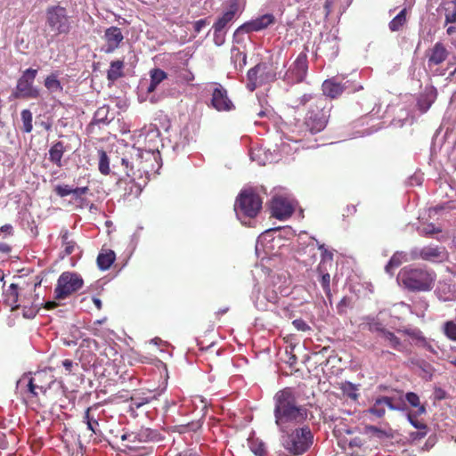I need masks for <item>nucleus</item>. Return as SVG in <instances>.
<instances>
[{"instance_id":"c03bdc74","label":"nucleus","mask_w":456,"mask_h":456,"mask_svg":"<svg viewBox=\"0 0 456 456\" xmlns=\"http://www.w3.org/2000/svg\"><path fill=\"white\" fill-rule=\"evenodd\" d=\"M383 338L389 341L391 347L397 351H403V345L401 339L395 335L392 331L387 330Z\"/></svg>"},{"instance_id":"79ce46f5","label":"nucleus","mask_w":456,"mask_h":456,"mask_svg":"<svg viewBox=\"0 0 456 456\" xmlns=\"http://www.w3.org/2000/svg\"><path fill=\"white\" fill-rule=\"evenodd\" d=\"M99 154V171L101 174L107 175L110 174V159L107 153L103 150L98 151Z\"/></svg>"},{"instance_id":"4c0bfd02","label":"nucleus","mask_w":456,"mask_h":456,"mask_svg":"<svg viewBox=\"0 0 456 456\" xmlns=\"http://www.w3.org/2000/svg\"><path fill=\"white\" fill-rule=\"evenodd\" d=\"M165 388L161 389L159 392L154 394L152 396H147V397H134L132 396L130 398V404L129 407L131 410H137L141 408L142 406L145 405L146 403H150L151 400L157 399L159 395L164 391Z\"/></svg>"},{"instance_id":"3c124183","label":"nucleus","mask_w":456,"mask_h":456,"mask_svg":"<svg viewBox=\"0 0 456 456\" xmlns=\"http://www.w3.org/2000/svg\"><path fill=\"white\" fill-rule=\"evenodd\" d=\"M428 434V428L425 429H418L409 434V439L411 443H415L423 439Z\"/></svg>"},{"instance_id":"13d9d810","label":"nucleus","mask_w":456,"mask_h":456,"mask_svg":"<svg viewBox=\"0 0 456 456\" xmlns=\"http://www.w3.org/2000/svg\"><path fill=\"white\" fill-rule=\"evenodd\" d=\"M405 333L411 338L417 340L418 345L421 342V339L425 338L420 330H405Z\"/></svg>"},{"instance_id":"412c9836","label":"nucleus","mask_w":456,"mask_h":456,"mask_svg":"<svg viewBox=\"0 0 456 456\" xmlns=\"http://www.w3.org/2000/svg\"><path fill=\"white\" fill-rule=\"evenodd\" d=\"M100 403H94L92 406H89L84 414V422L86 424L87 428L92 431V433L97 435L100 433L99 429V419L100 414H96V411L99 409Z\"/></svg>"},{"instance_id":"b1692460","label":"nucleus","mask_w":456,"mask_h":456,"mask_svg":"<svg viewBox=\"0 0 456 456\" xmlns=\"http://www.w3.org/2000/svg\"><path fill=\"white\" fill-rule=\"evenodd\" d=\"M65 151L66 148L62 142H54L49 150V160L58 167H61L63 166L61 159Z\"/></svg>"},{"instance_id":"603ef678","label":"nucleus","mask_w":456,"mask_h":456,"mask_svg":"<svg viewBox=\"0 0 456 456\" xmlns=\"http://www.w3.org/2000/svg\"><path fill=\"white\" fill-rule=\"evenodd\" d=\"M54 191L60 197H66L72 194V188L68 184L57 185L54 188Z\"/></svg>"},{"instance_id":"052dcab7","label":"nucleus","mask_w":456,"mask_h":456,"mask_svg":"<svg viewBox=\"0 0 456 456\" xmlns=\"http://www.w3.org/2000/svg\"><path fill=\"white\" fill-rule=\"evenodd\" d=\"M89 189L88 187H77L75 189H72V194L76 198H80L81 196L86 194L88 192Z\"/></svg>"},{"instance_id":"680f3d73","label":"nucleus","mask_w":456,"mask_h":456,"mask_svg":"<svg viewBox=\"0 0 456 456\" xmlns=\"http://www.w3.org/2000/svg\"><path fill=\"white\" fill-rule=\"evenodd\" d=\"M207 24H208V21H207V20H206V19H200V20H197V21L194 23V26H193V28H194V31H195L196 33H200V32L201 31V29H202L205 26H207Z\"/></svg>"},{"instance_id":"9d476101","label":"nucleus","mask_w":456,"mask_h":456,"mask_svg":"<svg viewBox=\"0 0 456 456\" xmlns=\"http://www.w3.org/2000/svg\"><path fill=\"white\" fill-rule=\"evenodd\" d=\"M142 151L140 149H134L129 156H125L121 159L122 166L127 177L134 180L142 177L143 174L148 173L143 164Z\"/></svg>"},{"instance_id":"1a4fd4ad","label":"nucleus","mask_w":456,"mask_h":456,"mask_svg":"<svg viewBox=\"0 0 456 456\" xmlns=\"http://www.w3.org/2000/svg\"><path fill=\"white\" fill-rule=\"evenodd\" d=\"M308 46L305 45L304 50L297 55L284 75L287 83L297 84L305 80L308 70Z\"/></svg>"},{"instance_id":"37998d69","label":"nucleus","mask_w":456,"mask_h":456,"mask_svg":"<svg viewBox=\"0 0 456 456\" xmlns=\"http://www.w3.org/2000/svg\"><path fill=\"white\" fill-rule=\"evenodd\" d=\"M318 248L321 250V262L319 265L326 266V264L329 263L330 265H331L333 262V252L326 248L324 244H320Z\"/></svg>"},{"instance_id":"2eb2a0df","label":"nucleus","mask_w":456,"mask_h":456,"mask_svg":"<svg viewBox=\"0 0 456 456\" xmlns=\"http://www.w3.org/2000/svg\"><path fill=\"white\" fill-rule=\"evenodd\" d=\"M104 46L103 51L105 53H112L120 47L124 41V35L120 28L111 26L105 29L104 35Z\"/></svg>"},{"instance_id":"58836bf2","label":"nucleus","mask_w":456,"mask_h":456,"mask_svg":"<svg viewBox=\"0 0 456 456\" xmlns=\"http://www.w3.org/2000/svg\"><path fill=\"white\" fill-rule=\"evenodd\" d=\"M404 397L411 407L417 408L415 411H417L418 414H424L426 412V407L420 403L419 397L416 393L408 392L405 394Z\"/></svg>"},{"instance_id":"bf43d9fd","label":"nucleus","mask_w":456,"mask_h":456,"mask_svg":"<svg viewBox=\"0 0 456 456\" xmlns=\"http://www.w3.org/2000/svg\"><path fill=\"white\" fill-rule=\"evenodd\" d=\"M80 361H86L87 363H91L92 361H94V355L91 354L90 351L82 349Z\"/></svg>"},{"instance_id":"72a5a7b5","label":"nucleus","mask_w":456,"mask_h":456,"mask_svg":"<svg viewBox=\"0 0 456 456\" xmlns=\"http://www.w3.org/2000/svg\"><path fill=\"white\" fill-rule=\"evenodd\" d=\"M27 297L25 295H20L18 288V284L12 283L6 293V300L14 306L20 303V300H25Z\"/></svg>"},{"instance_id":"f8f14e48","label":"nucleus","mask_w":456,"mask_h":456,"mask_svg":"<svg viewBox=\"0 0 456 456\" xmlns=\"http://www.w3.org/2000/svg\"><path fill=\"white\" fill-rule=\"evenodd\" d=\"M53 383V377L47 373L45 370H40L29 378L27 387L31 398H37L38 392L36 387H39L41 394L45 395L50 388L51 384Z\"/></svg>"},{"instance_id":"4be33fe9","label":"nucleus","mask_w":456,"mask_h":456,"mask_svg":"<svg viewBox=\"0 0 456 456\" xmlns=\"http://www.w3.org/2000/svg\"><path fill=\"white\" fill-rule=\"evenodd\" d=\"M238 12L239 4L236 0H232L229 4V9L225 11L222 16L218 17L213 26L220 29L227 30L226 28L228 24L235 19Z\"/></svg>"},{"instance_id":"c85d7f7f","label":"nucleus","mask_w":456,"mask_h":456,"mask_svg":"<svg viewBox=\"0 0 456 456\" xmlns=\"http://www.w3.org/2000/svg\"><path fill=\"white\" fill-rule=\"evenodd\" d=\"M151 82L147 88L148 93H152L156 90L157 86L167 77V74L161 69H153L150 72Z\"/></svg>"},{"instance_id":"393cba45","label":"nucleus","mask_w":456,"mask_h":456,"mask_svg":"<svg viewBox=\"0 0 456 456\" xmlns=\"http://www.w3.org/2000/svg\"><path fill=\"white\" fill-rule=\"evenodd\" d=\"M124 67L125 62L124 60H115L110 63V68L107 70V79L113 83L117 81L118 78L124 76Z\"/></svg>"},{"instance_id":"f704fd0d","label":"nucleus","mask_w":456,"mask_h":456,"mask_svg":"<svg viewBox=\"0 0 456 456\" xmlns=\"http://www.w3.org/2000/svg\"><path fill=\"white\" fill-rule=\"evenodd\" d=\"M231 59L236 69H242L247 63V55L238 47L233 46L231 49Z\"/></svg>"},{"instance_id":"20e7f679","label":"nucleus","mask_w":456,"mask_h":456,"mask_svg":"<svg viewBox=\"0 0 456 456\" xmlns=\"http://www.w3.org/2000/svg\"><path fill=\"white\" fill-rule=\"evenodd\" d=\"M314 435L305 426L292 430L283 440L284 448L294 455L305 453L313 444Z\"/></svg>"},{"instance_id":"c9c22d12","label":"nucleus","mask_w":456,"mask_h":456,"mask_svg":"<svg viewBox=\"0 0 456 456\" xmlns=\"http://www.w3.org/2000/svg\"><path fill=\"white\" fill-rule=\"evenodd\" d=\"M260 69V65H256L251 68L247 74L248 83L247 88L248 91L253 92L256 89V87L260 85L258 81V71Z\"/></svg>"},{"instance_id":"cd10ccee","label":"nucleus","mask_w":456,"mask_h":456,"mask_svg":"<svg viewBox=\"0 0 456 456\" xmlns=\"http://www.w3.org/2000/svg\"><path fill=\"white\" fill-rule=\"evenodd\" d=\"M419 256L426 261H436L437 259L442 258L443 250L438 247H424L419 252Z\"/></svg>"},{"instance_id":"9b49d317","label":"nucleus","mask_w":456,"mask_h":456,"mask_svg":"<svg viewBox=\"0 0 456 456\" xmlns=\"http://www.w3.org/2000/svg\"><path fill=\"white\" fill-rule=\"evenodd\" d=\"M404 406L403 400L396 402L394 397L380 395L374 399L372 406L367 411L377 418H382L386 414L387 408L392 411H402Z\"/></svg>"},{"instance_id":"dca6fc26","label":"nucleus","mask_w":456,"mask_h":456,"mask_svg":"<svg viewBox=\"0 0 456 456\" xmlns=\"http://www.w3.org/2000/svg\"><path fill=\"white\" fill-rule=\"evenodd\" d=\"M449 56V51L442 42H436L432 48L427 51L428 67L434 73L437 69L433 70L434 67L442 64Z\"/></svg>"},{"instance_id":"a19ab883","label":"nucleus","mask_w":456,"mask_h":456,"mask_svg":"<svg viewBox=\"0 0 456 456\" xmlns=\"http://www.w3.org/2000/svg\"><path fill=\"white\" fill-rule=\"evenodd\" d=\"M343 394L348 398L356 401L359 397L358 388L355 385L351 382H344L340 387Z\"/></svg>"},{"instance_id":"5701e85b","label":"nucleus","mask_w":456,"mask_h":456,"mask_svg":"<svg viewBox=\"0 0 456 456\" xmlns=\"http://www.w3.org/2000/svg\"><path fill=\"white\" fill-rule=\"evenodd\" d=\"M35 300L31 298H26L25 300H20V303L12 306V309L23 308V316L26 318H33L36 316L38 311V305H42V303L37 302L34 304Z\"/></svg>"},{"instance_id":"7ed1b4c3","label":"nucleus","mask_w":456,"mask_h":456,"mask_svg":"<svg viewBox=\"0 0 456 456\" xmlns=\"http://www.w3.org/2000/svg\"><path fill=\"white\" fill-rule=\"evenodd\" d=\"M332 105L324 97H317L307 111L302 123L296 126L301 127L300 133L305 137L307 134H315L327 126Z\"/></svg>"},{"instance_id":"0eeeda50","label":"nucleus","mask_w":456,"mask_h":456,"mask_svg":"<svg viewBox=\"0 0 456 456\" xmlns=\"http://www.w3.org/2000/svg\"><path fill=\"white\" fill-rule=\"evenodd\" d=\"M37 75V69L29 68L22 72L19 77L12 97L15 99H38L40 97V89L34 86V81Z\"/></svg>"},{"instance_id":"c756f323","label":"nucleus","mask_w":456,"mask_h":456,"mask_svg":"<svg viewBox=\"0 0 456 456\" xmlns=\"http://www.w3.org/2000/svg\"><path fill=\"white\" fill-rule=\"evenodd\" d=\"M316 272L320 275V282L322 287L324 293L326 294L328 298L331 297L330 290V275L327 272L326 266H322V265H318Z\"/></svg>"},{"instance_id":"423d86ee","label":"nucleus","mask_w":456,"mask_h":456,"mask_svg":"<svg viewBox=\"0 0 456 456\" xmlns=\"http://www.w3.org/2000/svg\"><path fill=\"white\" fill-rule=\"evenodd\" d=\"M262 199L252 189L241 191L237 197L234 209L238 216L256 217L262 208Z\"/></svg>"},{"instance_id":"2f4dec72","label":"nucleus","mask_w":456,"mask_h":456,"mask_svg":"<svg viewBox=\"0 0 456 456\" xmlns=\"http://www.w3.org/2000/svg\"><path fill=\"white\" fill-rule=\"evenodd\" d=\"M61 247L65 256L71 255L75 248L77 247V241L70 238L69 232L68 230H62L61 232Z\"/></svg>"},{"instance_id":"a18cd8bd","label":"nucleus","mask_w":456,"mask_h":456,"mask_svg":"<svg viewBox=\"0 0 456 456\" xmlns=\"http://www.w3.org/2000/svg\"><path fill=\"white\" fill-rule=\"evenodd\" d=\"M213 28V41L214 44L217 46H221L225 42L227 30L220 29L216 27H212Z\"/></svg>"},{"instance_id":"7c9ffc66","label":"nucleus","mask_w":456,"mask_h":456,"mask_svg":"<svg viewBox=\"0 0 456 456\" xmlns=\"http://www.w3.org/2000/svg\"><path fill=\"white\" fill-rule=\"evenodd\" d=\"M20 130L23 134H29L33 130V114L28 109H24L20 111Z\"/></svg>"},{"instance_id":"aec40b11","label":"nucleus","mask_w":456,"mask_h":456,"mask_svg":"<svg viewBox=\"0 0 456 456\" xmlns=\"http://www.w3.org/2000/svg\"><path fill=\"white\" fill-rule=\"evenodd\" d=\"M116 186L118 190L123 191L124 197H138L142 191L141 185L136 183V180L127 176L126 178H119Z\"/></svg>"},{"instance_id":"ddd939ff","label":"nucleus","mask_w":456,"mask_h":456,"mask_svg":"<svg viewBox=\"0 0 456 456\" xmlns=\"http://www.w3.org/2000/svg\"><path fill=\"white\" fill-rule=\"evenodd\" d=\"M157 433L148 428H141L137 431L125 433L121 436V440L126 442L124 445L129 449H135L138 444L153 441Z\"/></svg>"},{"instance_id":"a878e982","label":"nucleus","mask_w":456,"mask_h":456,"mask_svg":"<svg viewBox=\"0 0 456 456\" xmlns=\"http://www.w3.org/2000/svg\"><path fill=\"white\" fill-rule=\"evenodd\" d=\"M116 259L115 252L111 249H102L97 256V265L102 270H108Z\"/></svg>"},{"instance_id":"6ab92c4d","label":"nucleus","mask_w":456,"mask_h":456,"mask_svg":"<svg viewBox=\"0 0 456 456\" xmlns=\"http://www.w3.org/2000/svg\"><path fill=\"white\" fill-rule=\"evenodd\" d=\"M211 105L217 111H230L234 109L226 89L218 85L212 93Z\"/></svg>"},{"instance_id":"338daca9","label":"nucleus","mask_w":456,"mask_h":456,"mask_svg":"<svg viewBox=\"0 0 456 456\" xmlns=\"http://www.w3.org/2000/svg\"><path fill=\"white\" fill-rule=\"evenodd\" d=\"M12 226L11 224H4L3 226L0 227V232H4L7 235H12Z\"/></svg>"},{"instance_id":"8fccbe9b","label":"nucleus","mask_w":456,"mask_h":456,"mask_svg":"<svg viewBox=\"0 0 456 456\" xmlns=\"http://www.w3.org/2000/svg\"><path fill=\"white\" fill-rule=\"evenodd\" d=\"M419 415V414H418L417 411H414L413 413H411V412L408 413V419H409L410 423L417 429L427 428L428 427L424 422L418 420L417 417Z\"/></svg>"},{"instance_id":"f3484780","label":"nucleus","mask_w":456,"mask_h":456,"mask_svg":"<svg viewBox=\"0 0 456 456\" xmlns=\"http://www.w3.org/2000/svg\"><path fill=\"white\" fill-rule=\"evenodd\" d=\"M272 216L279 220L288 219L294 213L291 202L283 197H274L271 204Z\"/></svg>"},{"instance_id":"774afa93","label":"nucleus","mask_w":456,"mask_h":456,"mask_svg":"<svg viewBox=\"0 0 456 456\" xmlns=\"http://www.w3.org/2000/svg\"><path fill=\"white\" fill-rule=\"evenodd\" d=\"M39 126H42L46 132L51 131L53 124L50 121H41Z\"/></svg>"},{"instance_id":"a211bd4d","label":"nucleus","mask_w":456,"mask_h":456,"mask_svg":"<svg viewBox=\"0 0 456 456\" xmlns=\"http://www.w3.org/2000/svg\"><path fill=\"white\" fill-rule=\"evenodd\" d=\"M349 87V81L339 82L337 77L328 78L322 85V96L327 99H336L339 97Z\"/></svg>"},{"instance_id":"69168bd1","label":"nucleus","mask_w":456,"mask_h":456,"mask_svg":"<svg viewBox=\"0 0 456 456\" xmlns=\"http://www.w3.org/2000/svg\"><path fill=\"white\" fill-rule=\"evenodd\" d=\"M62 366L65 368L67 374H70L73 369V362L69 359L62 361Z\"/></svg>"},{"instance_id":"e433bc0d","label":"nucleus","mask_w":456,"mask_h":456,"mask_svg":"<svg viewBox=\"0 0 456 456\" xmlns=\"http://www.w3.org/2000/svg\"><path fill=\"white\" fill-rule=\"evenodd\" d=\"M406 14L407 12L404 8L389 22V29L393 32L401 30L407 21Z\"/></svg>"},{"instance_id":"864d4df0","label":"nucleus","mask_w":456,"mask_h":456,"mask_svg":"<svg viewBox=\"0 0 456 456\" xmlns=\"http://www.w3.org/2000/svg\"><path fill=\"white\" fill-rule=\"evenodd\" d=\"M441 232V228L435 227L433 224H428L427 226L423 227V229L421 230V234L430 236L435 233H439Z\"/></svg>"},{"instance_id":"4d7b16f0","label":"nucleus","mask_w":456,"mask_h":456,"mask_svg":"<svg viewBox=\"0 0 456 456\" xmlns=\"http://www.w3.org/2000/svg\"><path fill=\"white\" fill-rule=\"evenodd\" d=\"M350 304V299L346 297H344L340 301L339 303L337 305V308H338V313L339 314H342L346 312V308Z\"/></svg>"},{"instance_id":"5fc2aeb1","label":"nucleus","mask_w":456,"mask_h":456,"mask_svg":"<svg viewBox=\"0 0 456 456\" xmlns=\"http://www.w3.org/2000/svg\"><path fill=\"white\" fill-rule=\"evenodd\" d=\"M445 21L444 25L446 26L449 23H455L456 22V4L453 5V9L450 11L449 9H446L445 12Z\"/></svg>"},{"instance_id":"6e6552de","label":"nucleus","mask_w":456,"mask_h":456,"mask_svg":"<svg viewBox=\"0 0 456 456\" xmlns=\"http://www.w3.org/2000/svg\"><path fill=\"white\" fill-rule=\"evenodd\" d=\"M84 285L81 276L76 273L64 272L57 280L54 289L55 299H65L79 290Z\"/></svg>"},{"instance_id":"f03ea898","label":"nucleus","mask_w":456,"mask_h":456,"mask_svg":"<svg viewBox=\"0 0 456 456\" xmlns=\"http://www.w3.org/2000/svg\"><path fill=\"white\" fill-rule=\"evenodd\" d=\"M436 273L424 267L407 265L402 268L397 275V281L406 289L411 292L430 291L435 286Z\"/></svg>"},{"instance_id":"473e14b6","label":"nucleus","mask_w":456,"mask_h":456,"mask_svg":"<svg viewBox=\"0 0 456 456\" xmlns=\"http://www.w3.org/2000/svg\"><path fill=\"white\" fill-rule=\"evenodd\" d=\"M110 108L107 105H103L96 110L94 115L92 125L108 124L111 121L112 118H110Z\"/></svg>"},{"instance_id":"09e8293b","label":"nucleus","mask_w":456,"mask_h":456,"mask_svg":"<svg viewBox=\"0 0 456 456\" xmlns=\"http://www.w3.org/2000/svg\"><path fill=\"white\" fill-rule=\"evenodd\" d=\"M368 330L370 332H377L384 336V333L387 330L385 329L383 324L378 321L372 320L371 322L367 323Z\"/></svg>"},{"instance_id":"49530a36","label":"nucleus","mask_w":456,"mask_h":456,"mask_svg":"<svg viewBox=\"0 0 456 456\" xmlns=\"http://www.w3.org/2000/svg\"><path fill=\"white\" fill-rule=\"evenodd\" d=\"M444 332L445 336L451 340L456 341V323L452 321H448L444 325Z\"/></svg>"},{"instance_id":"de8ad7c7","label":"nucleus","mask_w":456,"mask_h":456,"mask_svg":"<svg viewBox=\"0 0 456 456\" xmlns=\"http://www.w3.org/2000/svg\"><path fill=\"white\" fill-rule=\"evenodd\" d=\"M401 264H402L401 255L395 254V255L392 256V257L390 258V260L388 261V263L385 266V270H386L387 273H391L392 271L395 268L399 267L401 265Z\"/></svg>"},{"instance_id":"e2e57ef3","label":"nucleus","mask_w":456,"mask_h":456,"mask_svg":"<svg viewBox=\"0 0 456 456\" xmlns=\"http://www.w3.org/2000/svg\"><path fill=\"white\" fill-rule=\"evenodd\" d=\"M419 346L424 347L426 350L429 351L430 353L436 354V350L434 347L430 345V343L426 339H421V342L419 344Z\"/></svg>"},{"instance_id":"ea45409f","label":"nucleus","mask_w":456,"mask_h":456,"mask_svg":"<svg viewBox=\"0 0 456 456\" xmlns=\"http://www.w3.org/2000/svg\"><path fill=\"white\" fill-rule=\"evenodd\" d=\"M45 86L50 92H61L63 89L61 82L58 80V75L56 73H52L45 77Z\"/></svg>"},{"instance_id":"39448f33","label":"nucleus","mask_w":456,"mask_h":456,"mask_svg":"<svg viewBox=\"0 0 456 456\" xmlns=\"http://www.w3.org/2000/svg\"><path fill=\"white\" fill-rule=\"evenodd\" d=\"M45 25L54 36L67 35L72 28L66 8L59 4L46 8Z\"/></svg>"},{"instance_id":"4468645a","label":"nucleus","mask_w":456,"mask_h":456,"mask_svg":"<svg viewBox=\"0 0 456 456\" xmlns=\"http://www.w3.org/2000/svg\"><path fill=\"white\" fill-rule=\"evenodd\" d=\"M274 22L275 17L271 13H266L240 25L235 30L234 36H237L240 33H251L263 30L273 25Z\"/></svg>"},{"instance_id":"f257e3e1","label":"nucleus","mask_w":456,"mask_h":456,"mask_svg":"<svg viewBox=\"0 0 456 456\" xmlns=\"http://www.w3.org/2000/svg\"><path fill=\"white\" fill-rule=\"evenodd\" d=\"M274 417L278 426L300 424L307 419V409L298 405L292 387L279 390L274 395Z\"/></svg>"},{"instance_id":"bb28decb","label":"nucleus","mask_w":456,"mask_h":456,"mask_svg":"<svg viewBox=\"0 0 456 456\" xmlns=\"http://www.w3.org/2000/svg\"><path fill=\"white\" fill-rule=\"evenodd\" d=\"M437 96L436 91L433 88L426 90L420 94L418 100V107L421 112H426L431 107Z\"/></svg>"},{"instance_id":"6e6d98bb","label":"nucleus","mask_w":456,"mask_h":456,"mask_svg":"<svg viewBox=\"0 0 456 456\" xmlns=\"http://www.w3.org/2000/svg\"><path fill=\"white\" fill-rule=\"evenodd\" d=\"M292 324L299 331L310 330V326L303 319H296L292 322Z\"/></svg>"},{"instance_id":"0e129e2a","label":"nucleus","mask_w":456,"mask_h":456,"mask_svg":"<svg viewBox=\"0 0 456 456\" xmlns=\"http://www.w3.org/2000/svg\"><path fill=\"white\" fill-rule=\"evenodd\" d=\"M335 0H325L324 2V11H325V16L328 17L332 10V6Z\"/></svg>"}]
</instances>
